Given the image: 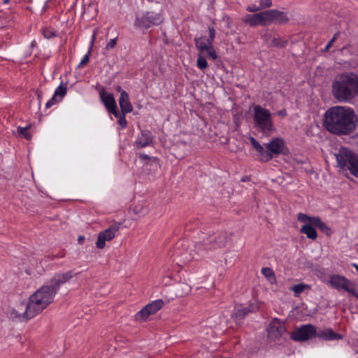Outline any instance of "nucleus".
I'll use <instances>...</instances> for the list:
<instances>
[{
    "label": "nucleus",
    "mask_w": 358,
    "mask_h": 358,
    "mask_svg": "<svg viewBox=\"0 0 358 358\" xmlns=\"http://www.w3.org/2000/svg\"><path fill=\"white\" fill-rule=\"evenodd\" d=\"M260 18L261 25L267 26L271 24V17L269 10L258 13Z\"/></svg>",
    "instance_id": "nucleus-25"
},
{
    "label": "nucleus",
    "mask_w": 358,
    "mask_h": 358,
    "mask_svg": "<svg viewBox=\"0 0 358 358\" xmlns=\"http://www.w3.org/2000/svg\"><path fill=\"white\" fill-rule=\"evenodd\" d=\"M163 306L164 301L162 299H158L148 303L136 314V320L138 322L145 321L150 315L155 314L160 310Z\"/></svg>",
    "instance_id": "nucleus-11"
},
{
    "label": "nucleus",
    "mask_w": 358,
    "mask_h": 358,
    "mask_svg": "<svg viewBox=\"0 0 358 358\" xmlns=\"http://www.w3.org/2000/svg\"><path fill=\"white\" fill-rule=\"evenodd\" d=\"M271 24L276 23L279 24H284L288 22L289 18L287 15L282 12L275 9L269 10Z\"/></svg>",
    "instance_id": "nucleus-18"
},
{
    "label": "nucleus",
    "mask_w": 358,
    "mask_h": 358,
    "mask_svg": "<svg viewBox=\"0 0 358 358\" xmlns=\"http://www.w3.org/2000/svg\"><path fill=\"white\" fill-rule=\"evenodd\" d=\"M125 115L126 114H123V113H120L119 112V115L118 117H116L117 118H118V124H120V126L124 129L125 127H127V121L125 118Z\"/></svg>",
    "instance_id": "nucleus-32"
},
{
    "label": "nucleus",
    "mask_w": 358,
    "mask_h": 358,
    "mask_svg": "<svg viewBox=\"0 0 358 358\" xmlns=\"http://www.w3.org/2000/svg\"><path fill=\"white\" fill-rule=\"evenodd\" d=\"M251 311L250 309H249L248 308H246V307H244V308H241L238 310H237L234 313V317H235V319L238 321V320H243L248 313H250Z\"/></svg>",
    "instance_id": "nucleus-28"
},
{
    "label": "nucleus",
    "mask_w": 358,
    "mask_h": 358,
    "mask_svg": "<svg viewBox=\"0 0 358 358\" xmlns=\"http://www.w3.org/2000/svg\"><path fill=\"white\" fill-rule=\"evenodd\" d=\"M357 117L352 108L345 106L329 108L324 113V126L337 135L351 134L356 128Z\"/></svg>",
    "instance_id": "nucleus-2"
},
{
    "label": "nucleus",
    "mask_w": 358,
    "mask_h": 358,
    "mask_svg": "<svg viewBox=\"0 0 358 358\" xmlns=\"http://www.w3.org/2000/svg\"><path fill=\"white\" fill-rule=\"evenodd\" d=\"M329 285L334 289L344 290L358 299L357 287L355 282L341 275H331L329 280Z\"/></svg>",
    "instance_id": "nucleus-7"
},
{
    "label": "nucleus",
    "mask_w": 358,
    "mask_h": 358,
    "mask_svg": "<svg viewBox=\"0 0 358 358\" xmlns=\"http://www.w3.org/2000/svg\"><path fill=\"white\" fill-rule=\"evenodd\" d=\"M306 289H310V286L303 283H299L290 287V290L294 292L296 296H299Z\"/></svg>",
    "instance_id": "nucleus-27"
},
{
    "label": "nucleus",
    "mask_w": 358,
    "mask_h": 358,
    "mask_svg": "<svg viewBox=\"0 0 358 358\" xmlns=\"http://www.w3.org/2000/svg\"><path fill=\"white\" fill-rule=\"evenodd\" d=\"M334 43V39H331V40L328 42V43L327 44V45H326V47H325V48H324V50H325V51H327V50L331 48V46L332 45V44H333Z\"/></svg>",
    "instance_id": "nucleus-44"
},
{
    "label": "nucleus",
    "mask_w": 358,
    "mask_h": 358,
    "mask_svg": "<svg viewBox=\"0 0 358 358\" xmlns=\"http://www.w3.org/2000/svg\"><path fill=\"white\" fill-rule=\"evenodd\" d=\"M152 141V136L148 131H141L140 136L138 137L136 143L140 148H144L149 145Z\"/></svg>",
    "instance_id": "nucleus-21"
},
{
    "label": "nucleus",
    "mask_w": 358,
    "mask_h": 358,
    "mask_svg": "<svg viewBox=\"0 0 358 358\" xmlns=\"http://www.w3.org/2000/svg\"><path fill=\"white\" fill-rule=\"evenodd\" d=\"M66 94V86L64 85L63 83H61L59 86L55 90L53 96L55 97L56 99H59L58 101H60Z\"/></svg>",
    "instance_id": "nucleus-26"
},
{
    "label": "nucleus",
    "mask_w": 358,
    "mask_h": 358,
    "mask_svg": "<svg viewBox=\"0 0 358 358\" xmlns=\"http://www.w3.org/2000/svg\"><path fill=\"white\" fill-rule=\"evenodd\" d=\"M231 240V234L222 231L215 236L203 238L202 242L197 243L195 245L194 254H189L190 257H184L183 262H188L195 258V255H202L205 250H212L224 248L228 241Z\"/></svg>",
    "instance_id": "nucleus-4"
},
{
    "label": "nucleus",
    "mask_w": 358,
    "mask_h": 358,
    "mask_svg": "<svg viewBox=\"0 0 358 358\" xmlns=\"http://www.w3.org/2000/svg\"><path fill=\"white\" fill-rule=\"evenodd\" d=\"M197 66L200 69H204L208 66V63L206 58L200 55L197 59Z\"/></svg>",
    "instance_id": "nucleus-31"
},
{
    "label": "nucleus",
    "mask_w": 358,
    "mask_h": 358,
    "mask_svg": "<svg viewBox=\"0 0 358 358\" xmlns=\"http://www.w3.org/2000/svg\"><path fill=\"white\" fill-rule=\"evenodd\" d=\"M78 273L69 271L55 274L46 285H43L33 293L27 303H22L15 308H9L8 315L12 320H30L41 313L54 300L60 287L69 282Z\"/></svg>",
    "instance_id": "nucleus-1"
},
{
    "label": "nucleus",
    "mask_w": 358,
    "mask_h": 358,
    "mask_svg": "<svg viewBox=\"0 0 358 358\" xmlns=\"http://www.w3.org/2000/svg\"><path fill=\"white\" fill-rule=\"evenodd\" d=\"M315 337L324 341H334L341 340L343 338V335L336 333L331 329L327 328L324 329H316Z\"/></svg>",
    "instance_id": "nucleus-16"
},
{
    "label": "nucleus",
    "mask_w": 358,
    "mask_h": 358,
    "mask_svg": "<svg viewBox=\"0 0 358 358\" xmlns=\"http://www.w3.org/2000/svg\"><path fill=\"white\" fill-rule=\"evenodd\" d=\"M244 22L252 27L261 25L260 18L259 17L258 13L246 15L244 18Z\"/></svg>",
    "instance_id": "nucleus-23"
},
{
    "label": "nucleus",
    "mask_w": 358,
    "mask_h": 358,
    "mask_svg": "<svg viewBox=\"0 0 358 358\" xmlns=\"http://www.w3.org/2000/svg\"><path fill=\"white\" fill-rule=\"evenodd\" d=\"M29 128V126L25 127H18L17 128L18 135L24 138L27 140H31V134L28 131Z\"/></svg>",
    "instance_id": "nucleus-30"
},
{
    "label": "nucleus",
    "mask_w": 358,
    "mask_h": 358,
    "mask_svg": "<svg viewBox=\"0 0 358 358\" xmlns=\"http://www.w3.org/2000/svg\"><path fill=\"white\" fill-rule=\"evenodd\" d=\"M260 10V8L259 6H256L255 5L250 6L247 8V10L249 12L255 13Z\"/></svg>",
    "instance_id": "nucleus-41"
},
{
    "label": "nucleus",
    "mask_w": 358,
    "mask_h": 358,
    "mask_svg": "<svg viewBox=\"0 0 358 358\" xmlns=\"http://www.w3.org/2000/svg\"><path fill=\"white\" fill-rule=\"evenodd\" d=\"M162 22L159 14L151 11H147L142 15H137L134 25L138 27L148 29L151 26L158 25Z\"/></svg>",
    "instance_id": "nucleus-9"
},
{
    "label": "nucleus",
    "mask_w": 358,
    "mask_h": 358,
    "mask_svg": "<svg viewBox=\"0 0 358 358\" xmlns=\"http://www.w3.org/2000/svg\"><path fill=\"white\" fill-rule=\"evenodd\" d=\"M215 31L214 29V28L213 27H209V37L207 38V40L210 42V45H213V41L215 38Z\"/></svg>",
    "instance_id": "nucleus-37"
},
{
    "label": "nucleus",
    "mask_w": 358,
    "mask_h": 358,
    "mask_svg": "<svg viewBox=\"0 0 358 358\" xmlns=\"http://www.w3.org/2000/svg\"><path fill=\"white\" fill-rule=\"evenodd\" d=\"M55 257H64V254H62L60 256H58V255H56L55 256Z\"/></svg>",
    "instance_id": "nucleus-49"
},
{
    "label": "nucleus",
    "mask_w": 358,
    "mask_h": 358,
    "mask_svg": "<svg viewBox=\"0 0 358 358\" xmlns=\"http://www.w3.org/2000/svg\"><path fill=\"white\" fill-rule=\"evenodd\" d=\"M316 327L311 324H302L296 328L290 334V338L298 342H305L315 337Z\"/></svg>",
    "instance_id": "nucleus-8"
},
{
    "label": "nucleus",
    "mask_w": 358,
    "mask_h": 358,
    "mask_svg": "<svg viewBox=\"0 0 358 358\" xmlns=\"http://www.w3.org/2000/svg\"><path fill=\"white\" fill-rule=\"evenodd\" d=\"M339 34H340V33H339V32H336V33L334 35V36H333V38H332L331 39H334V41H335L336 40V38H338V35H339Z\"/></svg>",
    "instance_id": "nucleus-48"
},
{
    "label": "nucleus",
    "mask_w": 358,
    "mask_h": 358,
    "mask_svg": "<svg viewBox=\"0 0 358 358\" xmlns=\"http://www.w3.org/2000/svg\"><path fill=\"white\" fill-rule=\"evenodd\" d=\"M332 94L339 102H348L358 95V75L343 73L332 83Z\"/></svg>",
    "instance_id": "nucleus-3"
},
{
    "label": "nucleus",
    "mask_w": 358,
    "mask_h": 358,
    "mask_svg": "<svg viewBox=\"0 0 358 358\" xmlns=\"http://www.w3.org/2000/svg\"><path fill=\"white\" fill-rule=\"evenodd\" d=\"M287 40L281 38H273L271 42L268 45V47H274L278 48H285L287 45Z\"/></svg>",
    "instance_id": "nucleus-24"
},
{
    "label": "nucleus",
    "mask_w": 358,
    "mask_h": 358,
    "mask_svg": "<svg viewBox=\"0 0 358 358\" xmlns=\"http://www.w3.org/2000/svg\"><path fill=\"white\" fill-rule=\"evenodd\" d=\"M195 43L196 48L201 51H204L206 50L210 45V42L207 40L206 36H201L195 38Z\"/></svg>",
    "instance_id": "nucleus-22"
},
{
    "label": "nucleus",
    "mask_w": 358,
    "mask_h": 358,
    "mask_svg": "<svg viewBox=\"0 0 358 358\" xmlns=\"http://www.w3.org/2000/svg\"><path fill=\"white\" fill-rule=\"evenodd\" d=\"M254 124L265 136H270L275 131L271 113L259 105L254 107Z\"/></svg>",
    "instance_id": "nucleus-5"
},
{
    "label": "nucleus",
    "mask_w": 358,
    "mask_h": 358,
    "mask_svg": "<svg viewBox=\"0 0 358 358\" xmlns=\"http://www.w3.org/2000/svg\"><path fill=\"white\" fill-rule=\"evenodd\" d=\"M85 241V237L83 236H80L78 238V241L80 244H82L83 241Z\"/></svg>",
    "instance_id": "nucleus-47"
},
{
    "label": "nucleus",
    "mask_w": 358,
    "mask_h": 358,
    "mask_svg": "<svg viewBox=\"0 0 358 358\" xmlns=\"http://www.w3.org/2000/svg\"><path fill=\"white\" fill-rule=\"evenodd\" d=\"M120 223H115L107 229L100 232L98 234L96 246L99 249H103L105 247L106 241H111L115 236V234L120 229Z\"/></svg>",
    "instance_id": "nucleus-12"
},
{
    "label": "nucleus",
    "mask_w": 358,
    "mask_h": 358,
    "mask_svg": "<svg viewBox=\"0 0 358 358\" xmlns=\"http://www.w3.org/2000/svg\"><path fill=\"white\" fill-rule=\"evenodd\" d=\"M304 224L301 227L300 232L306 235L307 238L315 240L317 238V234L314 228V225L309 221L301 222Z\"/></svg>",
    "instance_id": "nucleus-20"
},
{
    "label": "nucleus",
    "mask_w": 358,
    "mask_h": 358,
    "mask_svg": "<svg viewBox=\"0 0 358 358\" xmlns=\"http://www.w3.org/2000/svg\"><path fill=\"white\" fill-rule=\"evenodd\" d=\"M262 273L267 278H271L275 277L274 272L268 267H265L262 269Z\"/></svg>",
    "instance_id": "nucleus-34"
},
{
    "label": "nucleus",
    "mask_w": 358,
    "mask_h": 358,
    "mask_svg": "<svg viewBox=\"0 0 358 358\" xmlns=\"http://www.w3.org/2000/svg\"><path fill=\"white\" fill-rule=\"evenodd\" d=\"M148 1H150V2H152V1H153V0H148Z\"/></svg>",
    "instance_id": "nucleus-51"
},
{
    "label": "nucleus",
    "mask_w": 358,
    "mask_h": 358,
    "mask_svg": "<svg viewBox=\"0 0 358 358\" xmlns=\"http://www.w3.org/2000/svg\"><path fill=\"white\" fill-rule=\"evenodd\" d=\"M297 220L299 222L309 221L315 227L319 228L326 235L330 236L331 234L330 227L326 223L323 222L319 217H311L305 213H299L297 214Z\"/></svg>",
    "instance_id": "nucleus-13"
},
{
    "label": "nucleus",
    "mask_w": 358,
    "mask_h": 358,
    "mask_svg": "<svg viewBox=\"0 0 358 358\" xmlns=\"http://www.w3.org/2000/svg\"><path fill=\"white\" fill-rule=\"evenodd\" d=\"M207 52V55L212 59L213 60H215L217 58V53L213 46V45H210L206 50H205Z\"/></svg>",
    "instance_id": "nucleus-33"
},
{
    "label": "nucleus",
    "mask_w": 358,
    "mask_h": 358,
    "mask_svg": "<svg viewBox=\"0 0 358 358\" xmlns=\"http://www.w3.org/2000/svg\"><path fill=\"white\" fill-rule=\"evenodd\" d=\"M117 43V38L110 39V41L107 43L106 48L107 50L113 49Z\"/></svg>",
    "instance_id": "nucleus-39"
},
{
    "label": "nucleus",
    "mask_w": 358,
    "mask_h": 358,
    "mask_svg": "<svg viewBox=\"0 0 358 358\" xmlns=\"http://www.w3.org/2000/svg\"><path fill=\"white\" fill-rule=\"evenodd\" d=\"M139 157L142 159H150L151 157L145 154H141Z\"/></svg>",
    "instance_id": "nucleus-45"
},
{
    "label": "nucleus",
    "mask_w": 358,
    "mask_h": 358,
    "mask_svg": "<svg viewBox=\"0 0 358 358\" xmlns=\"http://www.w3.org/2000/svg\"><path fill=\"white\" fill-rule=\"evenodd\" d=\"M338 165L358 178V155L346 148H341L336 155Z\"/></svg>",
    "instance_id": "nucleus-6"
},
{
    "label": "nucleus",
    "mask_w": 358,
    "mask_h": 358,
    "mask_svg": "<svg viewBox=\"0 0 358 358\" xmlns=\"http://www.w3.org/2000/svg\"><path fill=\"white\" fill-rule=\"evenodd\" d=\"M272 5L271 0H260L259 1V8L260 10L265 8H269Z\"/></svg>",
    "instance_id": "nucleus-35"
},
{
    "label": "nucleus",
    "mask_w": 358,
    "mask_h": 358,
    "mask_svg": "<svg viewBox=\"0 0 358 358\" xmlns=\"http://www.w3.org/2000/svg\"><path fill=\"white\" fill-rule=\"evenodd\" d=\"M43 34L44 37H45L47 38H50L55 36V32L48 29H45L43 30Z\"/></svg>",
    "instance_id": "nucleus-38"
},
{
    "label": "nucleus",
    "mask_w": 358,
    "mask_h": 358,
    "mask_svg": "<svg viewBox=\"0 0 358 358\" xmlns=\"http://www.w3.org/2000/svg\"><path fill=\"white\" fill-rule=\"evenodd\" d=\"M99 94L101 101L108 111L113 113L114 116L118 117L119 111L113 95L110 93L107 94L103 90L100 91Z\"/></svg>",
    "instance_id": "nucleus-15"
},
{
    "label": "nucleus",
    "mask_w": 358,
    "mask_h": 358,
    "mask_svg": "<svg viewBox=\"0 0 358 358\" xmlns=\"http://www.w3.org/2000/svg\"><path fill=\"white\" fill-rule=\"evenodd\" d=\"M264 41L266 43H268L269 44V43L271 42V39L273 38L272 37L271 34H266L264 36Z\"/></svg>",
    "instance_id": "nucleus-42"
},
{
    "label": "nucleus",
    "mask_w": 358,
    "mask_h": 358,
    "mask_svg": "<svg viewBox=\"0 0 358 358\" xmlns=\"http://www.w3.org/2000/svg\"><path fill=\"white\" fill-rule=\"evenodd\" d=\"M116 91L120 93V96H122V93L123 92H126L125 90H122L121 86L117 85L115 88Z\"/></svg>",
    "instance_id": "nucleus-46"
},
{
    "label": "nucleus",
    "mask_w": 358,
    "mask_h": 358,
    "mask_svg": "<svg viewBox=\"0 0 358 358\" xmlns=\"http://www.w3.org/2000/svg\"><path fill=\"white\" fill-rule=\"evenodd\" d=\"M177 292L181 296L187 295L191 292V287L186 283H180L178 286Z\"/></svg>",
    "instance_id": "nucleus-29"
},
{
    "label": "nucleus",
    "mask_w": 358,
    "mask_h": 358,
    "mask_svg": "<svg viewBox=\"0 0 358 358\" xmlns=\"http://www.w3.org/2000/svg\"><path fill=\"white\" fill-rule=\"evenodd\" d=\"M90 54H91V50L90 49L88 50V52L83 57V58L80 61V64H78V67H81V66H84L89 62Z\"/></svg>",
    "instance_id": "nucleus-36"
},
{
    "label": "nucleus",
    "mask_w": 358,
    "mask_h": 358,
    "mask_svg": "<svg viewBox=\"0 0 358 358\" xmlns=\"http://www.w3.org/2000/svg\"><path fill=\"white\" fill-rule=\"evenodd\" d=\"M10 0H3V3L6 4L9 2Z\"/></svg>",
    "instance_id": "nucleus-50"
},
{
    "label": "nucleus",
    "mask_w": 358,
    "mask_h": 358,
    "mask_svg": "<svg viewBox=\"0 0 358 358\" xmlns=\"http://www.w3.org/2000/svg\"><path fill=\"white\" fill-rule=\"evenodd\" d=\"M277 115L282 117H285V116H287V113L285 109H282L277 112Z\"/></svg>",
    "instance_id": "nucleus-43"
},
{
    "label": "nucleus",
    "mask_w": 358,
    "mask_h": 358,
    "mask_svg": "<svg viewBox=\"0 0 358 358\" xmlns=\"http://www.w3.org/2000/svg\"><path fill=\"white\" fill-rule=\"evenodd\" d=\"M357 252H358V245H357Z\"/></svg>",
    "instance_id": "nucleus-52"
},
{
    "label": "nucleus",
    "mask_w": 358,
    "mask_h": 358,
    "mask_svg": "<svg viewBox=\"0 0 358 358\" xmlns=\"http://www.w3.org/2000/svg\"><path fill=\"white\" fill-rule=\"evenodd\" d=\"M56 101H58L57 99H55V97H52L50 100H49L46 104H45V108H50L52 106H53Z\"/></svg>",
    "instance_id": "nucleus-40"
},
{
    "label": "nucleus",
    "mask_w": 358,
    "mask_h": 358,
    "mask_svg": "<svg viewBox=\"0 0 358 358\" xmlns=\"http://www.w3.org/2000/svg\"><path fill=\"white\" fill-rule=\"evenodd\" d=\"M250 141L253 148L259 152V158L260 161L266 162L272 159L273 156L271 153L265 150L263 146L260 145L254 137H250Z\"/></svg>",
    "instance_id": "nucleus-17"
},
{
    "label": "nucleus",
    "mask_w": 358,
    "mask_h": 358,
    "mask_svg": "<svg viewBox=\"0 0 358 358\" xmlns=\"http://www.w3.org/2000/svg\"><path fill=\"white\" fill-rule=\"evenodd\" d=\"M267 151L271 153L272 156L278 155L280 154L287 155L288 153V149L286 147L282 139L275 138L272 139L266 145Z\"/></svg>",
    "instance_id": "nucleus-14"
},
{
    "label": "nucleus",
    "mask_w": 358,
    "mask_h": 358,
    "mask_svg": "<svg viewBox=\"0 0 358 358\" xmlns=\"http://www.w3.org/2000/svg\"><path fill=\"white\" fill-rule=\"evenodd\" d=\"M285 331V325L278 319L275 318L267 328V338L270 341H279Z\"/></svg>",
    "instance_id": "nucleus-10"
},
{
    "label": "nucleus",
    "mask_w": 358,
    "mask_h": 358,
    "mask_svg": "<svg viewBox=\"0 0 358 358\" xmlns=\"http://www.w3.org/2000/svg\"><path fill=\"white\" fill-rule=\"evenodd\" d=\"M119 105L122 113L127 114L132 112L133 106L129 101V94L127 92H123L122 96H120Z\"/></svg>",
    "instance_id": "nucleus-19"
}]
</instances>
